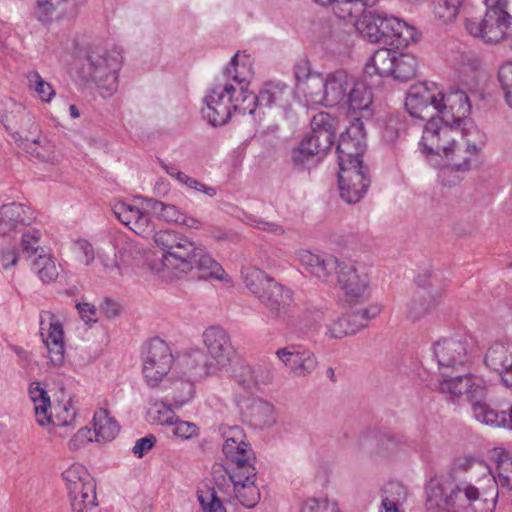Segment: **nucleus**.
I'll use <instances>...</instances> for the list:
<instances>
[{"mask_svg": "<svg viewBox=\"0 0 512 512\" xmlns=\"http://www.w3.org/2000/svg\"><path fill=\"white\" fill-rule=\"evenodd\" d=\"M453 61L454 79L461 87L450 88V184L464 178L486 142L484 133L469 118L471 103L467 92L475 86L478 62L471 53L458 54Z\"/></svg>", "mask_w": 512, "mask_h": 512, "instance_id": "obj_2", "label": "nucleus"}, {"mask_svg": "<svg viewBox=\"0 0 512 512\" xmlns=\"http://www.w3.org/2000/svg\"><path fill=\"white\" fill-rule=\"evenodd\" d=\"M366 148L364 123L360 118H355L340 135L336 147L340 196L348 204L359 202L371 183L369 169L362 161Z\"/></svg>", "mask_w": 512, "mask_h": 512, "instance_id": "obj_4", "label": "nucleus"}, {"mask_svg": "<svg viewBox=\"0 0 512 512\" xmlns=\"http://www.w3.org/2000/svg\"><path fill=\"white\" fill-rule=\"evenodd\" d=\"M378 0H339L334 7V14L340 19L359 16L366 7L374 6Z\"/></svg>", "mask_w": 512, "mask_h": 512, "instance_id": "obj_41", "label": "nucleus"}, {"mask_svg": "<svg viewBox=\"0 0 512 512\" xmlns=\"http://www.w3.org/2000/svg\"><path fill=\"white\" fill-rule=\"evenodd\" d=\"M180 183L185 185L189 189H193L197 192L203 193L211 198L216 196L217 194L216 187L206 185L203 182H200L197 179L188 176L187 174H185L183 180Z\"/></svg>", "mask_w": 512, "mask_h": 512, "instance_id": "obj_64", "label": "nucleus"}, {"mask_svg": "<svg viewBox=\"0 0 512 512\" xmlns=\"http://www.w3.org/2000/svg\"><path fill=\"white\" fill-rule=\"evenodd\" d=\"M251 77L248 58L235 54L205 95L203 118L216 127L226 124L234 112L252 115L257 106L284 108L289 104L291 90L285 82L267 81L255 95L249 91Z\"/></svg>", "mask_w": 512, "mask_h": 512, "instance_id": "obj_1", "label": "nucleus"}, {"mask_svg": "<svg viewBox=\"0 0 512 512\" xmlns=\"http://www.w3.org/2000/svg\"><path fill=\"white\" fill-rule=\"evenodd\" d=\"M235 378L237 383L247 390L253 389L258 384L255 368L248 364H241L237 368Z\"/></svg>", "mask_w": 512, "mask_h": 512, "instance_id": "obj_53", "label": "nucleus"}, {"mask_svg": "<svg viewBox=\"0 0 512 512\" xmlns=\"http://www.w3.org/2000/svg\"><path fill=\"white\" fill-rule=\"evenodd\" d=\"M497 487L512 489V454H502L497 463Z\"/></svg>", "mask_w": 512, "mask_h": 512, "instance_id": "obj_49", "label": "nucleus"}, {"mask_svg": "<svg viewBox=\"0 0 512 512\" xmlns=\"http://www.w3.org/2000/svg\"><path fill=\"white\" fill-rule=\"evenodd\" d=\"M498 79L504 91L506 102L512 108V61L504 63L499 68Z\"/></svg>", "mask_w": 512, "mask_h": 512, "instance_id": "obj_57", "label": "nucleus"}, {"mask_svg": "<svg viewBox=\"0 0 512 512\" xmlns=\"http://www.w3.org/2000/svg\"><path fill=\"white\" fill-rule=\"evenodd\" d=\"M472 347V338L465 330L459 329L450 335V368L467 364Z\"/></svg>", "mask_w": 512, "mask_h": 512, "instance_id": "obj_28", "label": "nucleus"}, {"mask_svg": "<svg viewBox=\"0 0 512 512\" xmlns=\"http://www.w3.org/2000/svg\"><path fill=\"white\" fill-rule=\"evenodd\" d=\"M342 299L348 304L363 301L370 292V269L363 263L339 261L334 272Z\"/></svg>", "mask_w": 512, "mask_h": 512, "instance_id": "obj_13", "label": "nucleus"}, {"mask_svg": "<svg viewBox=\"0 0 512 512\" xmlns=\"http://www.w3.org/2000/svg\"><path fill=\"white\" fill-rule=\"evenodd\" d=\"M244 417L255 428L270 427L276 422L274 406L261 399H252L243 410Z\"/></svg>", "mask_w": 512, "mask_h": 512, "instance_id": "obj_27", "label": "nucleus"}, {"mask_svg": "<svg viewBox=\"0 0 512 512\" xmlns=\"http://www.w3.org/2000/svg\"><path fill=\"white\" fill-rule=\"evenodd\" d=\"M300 512H340L334 502L327 498H308L302 506Z\"/></svg>", "mask_w": 512, "mask_h": 512, "instance_id": "obj_52", "label": "nucleus"}, {"mask_svg": "<svg viewBox=\"0 0 512 512\" xmlns=\"http://www.w3.org/2000/svg\"><path fill=\"white\" fill-rule=\"evenodd\" d=\"M141 358L145 382L151 388L158 387L172 368L171 348L164 340L153 338L143 346Z\"/></svg>", "mask_w": 512, "mask_h": 512, "instance_id": "obj_14", "label": "nucleus"}, {"mask_svg": "<svg viewBox=\"0 0 512 512\" xmlns=\"http://www.w3.org/2000/svg\"><path fill=\"white\" fill-rule=\"evenodd\" d=\"M95 441H110L119 432L118 423L106 409H99L93 417Z\"/></svg>", "mask_w": 512, "mask_h": 512, "instance_id": "obj_34", "label": "nucleus"}, {"mask_svg": "<svg viewBox=\"0 0 512 512\" xmlns=\"http://www.w3.org/2000/svg\"><path fill=\"white\" fill-rule=\"evenodd\" d=\"M279 361L295 377H307L313 374L319 365L318 357L307 346L291 344L275 352Z\"/></svg>", "mask_w": 512, "mask_h": 512, "instance_id": "obj_19", "label": "nucleus"}, {"mask_svg": "<svg viewBox=\"0 0 512 512\" xmlns=\"http://www.w3.org/2000/svg\"><path fill=\"white\" fill-rule=\"evenodd\" d=\"M349 108L354 112H364L367 116L371 113L369 108L373 101V94L371 89L363 82L353 81L347 92L345 99Z\"/></svg>", "mask_w": 512, "mask_h": 512, "instance_id": "obj_30", "label": "nucleus"}, {"mask_svg": "<svg viewBox=\"0 0 512 512\" xmlns=\"http://www.w3.org/2000/svg\"><path fill=\"white\" fill-rule=\"evenodd\" d=\"M40 240V233L38 231H29L22 235L21 244L22 249L28 257L37 256L39 251L42 249L39 248L38 243Z\"/></svg>", "mask_w": 512, "mask_h": 512, "instance_id": "obj_61", "label": "nucleus"}, {"mask_svg": "<svg viewBox=\"0 0 512 512\" xmlns=\"http://www.w3.org/2000/svg\"><path fill=\"white\" fill-rule=\"evenodd\" d=\"M34 219L32 209L24 204L12 202L0 207V231L6 233L19 226L29 225Z\"/></svg>", "mask_w": 512, "mask_h": 512, "instance_id": "obj_24", "label": "nucleus"}, {"mask_svg": "<svg viewBox=\"0 0 512 512\" xmlns=\"http://www.w3.org/2000/svg\"><path fill=\"white\" fill-rule=\"evenodd\" d=\"M362 13L355 22V28L370 43L403 49L417 39L415 27L397 17L378 11Z\"/></svg>", "mask_w": 512, "mask_h": 512, "instance_id": "obj_6", "label": "nucleus"}, {"mask_svg": "<svg viewBox=\"0 0 512 512\" xmlns=\"http://www.w3.org/2000/svg\"><path fill=\"white\" fill-rule=\"evenodd\" d=\"M147 203L151 212L157 218L165 222L179 224L181 219L183 218L184 212L178 209L175 205L166 204L162 201L155 199H149Z\"/></svg>", "mask_w": 512, "mask_h": 512, "instance_id": "obj_43", "label": "nucleus"}, {"mask_svg": "<svg viewBox=\"0 0 512 512\" xmlns=\"http://www.w3.org/2000/svg\"><path fill=\"white\" fill-rule=\"evenodd\" d=\"M202 512H227L222 501L217 497L215 491L208 490L198 495Z\"/></svg>", "mask_w": 512, "mask_h": 512, "instance_id": "obj_54", "label": "nucleus"}, {"mask_svg": "<svg viewBox=\"0 0 512 512\" xmlns=\"http://www.w3.org/2000/svg\"><path fill=\"white\" fill-rule=\"evenodd\" d=\"M180 183L185 185L189 189H193L197 192L203 193L211 198L216 196L217 194L216 187L206 185L203 182H200L197 179L188 176L187 174H185L183 180Z\"/></svg>", "mask_w": 512, "mask_h": 512, "instance_id": "obj_62", "label": "nucleus"}, {"mask_svg": "<svg viewBox=\"0 0 512 512\" xmlns=\"http://www.w3.org/2000/svg\"><path fill=\"white\" fill-rule=\"evenodd\" d=\"M426 508L428 512H448L446 485L439 479H431L426 486Z\"/></svg>", "mask_w": 512, "mask_h": 512, "instance_id": "obj_33", "label": "nucleus"}, {"mask_svg": "<svg viewBox=\"0 0 512 512\" xmlns=\"http://www.w3.org/2000/svg\"><path fill=\"white\" fill-rule=\"evenodd\" d=\"M225 442L223 453L226 458L228 475L253 472L256 469V457L250 444L245 441L243 430L239 426L228 427L223 431Z\"/></svg>", "mask_w": 512, "mask_h": 512, "instance_id": "obj_16", "label": "nucleus"}, {"mask_svg": "<svg viewBox=\"0 0 512 512\" xmlns=\"http://www.w3.org/2000/svg\"><path fill=\"white\" fill-rule=\"evenodd\" d=\"M352 312L337 314L331 311L325 324V337L329 340H340L359 332V325L356 324Z\"/></svg>", "mask_w": 512, "mask_h": 512, "instance_id": "obj_26", "label": "nucleus"}, {"mask_svg": "<svg viewBox=\"0 0 512 512\" xmlns=\"http://www.w3.org/2000/svg\"><path fill=\"white\" fill-rule=\"evenodd\" d=\"M112 211L115 217L138 235L144 234L149 227L148 216L136 205L126 201L116 202Z\"/></svg>", "mask_w": 512, "mask_h": 512, "instance_id": "obj_23", "label": "nucleus"}, {"mask_svg": "<svg viewBox=\"0 0 512 512\" xmlns=\"http://www.w3.org/2000/svg\"><path fill=\"white\" fill-rule=\"evenodd\" d=\"M155 245L162 251L163 271L172 272L176 277L194 268L201 271L202 277L229 283L230 276L211 255L198 247L184 235L173 230H161L154 234Z\"/></svg>", "mask_w": 512, "mask_h": 512, "instance_id": "obj_5", "label": "nucleus"}, {"mask_svg": "<svg viewBox=\"0 0 512 512\" xmlns=\"http://www.w3.org/2000/svg\"><path fill=\"white\" fill-rule=\"evenodd\" d=\"M29 396L34 404L36 421L40 426L53 423L58 427H67L74 424L77 410L72 399L63 401L55 406L53 415L50 397L39 382H34L30 385Z\"/></svg>", "mask_w": 512, "mask_h": 512, "instance_id": "obj_12", "label": "nucleus"}, {"mask_svg": "<svg viewBox=\"0 0 512 512\" xmlns=\"http://www.w3.org/2000/svg\"><path fill=\"white\" fill-rule=\"evenodd\" d=\"M338 119L327 112H319L311 120V133L321 137L323 144L333 143Z\"/></svg>", "mask_w": 512, "mask_h": 512, "instance_id": "obj_37", "label": "nucleus"}, {"mask_svg": "<svg viewBox=\"0 0 512 512\" xmlns=\"http://www.w3.org/2000/svg\"><path fill=\"white\" fill-rule=\"evenodd\" d=\"M39 320L40 335L48 351L49 363L59 366L64 361L65 353L62 321L50 311H42Z\"/></svg>", "mask_w": 512, "mask_h": 512, "instance_id": "obj_18", "label": "nucleus"}, {"mask_svg": "<svg viewBox=\"0 0 512 512\" xmlns=\"http://www.w3.org/2000/svg\"><path fill=\"white\" fill-rule=\"evenodd\" d=\"M407 497L406 488L400 484L399 482H389L383 488V497L380 507L385 508V504L390 502L394 504L395 509H399V506L402 505Z\"/></svg>", "mask_w": 512, "mask_h": 512, "instance_id": "obj_47", "label": "nucleus"}, {"mask_svg": "<svg viewBox=\"0 0 512 512\" xmlns=\"http://www.w3.org/2000/svg\"><path fill=\"white\" fill-rule=\"evenodd\" d=\"M72 512H88L97 505L94 482L68 492Z\"/></svg>", "mask_w": 512, "mask_h": 512, "instance_id": "obj_35", "label": "nucleus"}, {"mask_svg": "<svg viewBox=\"0 0 512 512\" xmlns=\"http://www.w3.org/2000/svg\"><path fill=\"white\" fill-rule=\"evenodd\" d=\"M474 6L471 0H450V21L458 17L463 18V25L467 18H472Z\"/></svg>", "mask_w": 512, "mask_h": 512, "instance_id": "obj_58", "label": "nucleus"}, {"mask_svg": "<svg viewBox=\"0 0 512 512\" xmlns=\"http://www.w3.org/2000/svg\"><path fill=\"white\" fill-rule=\"evenodd\" d=\"M233 484L234 498L245 508H254L261 499V493L256 485L257 470L247 473L229 475Z\"/></svg>", "mask_w": 512, "mask_h": 512, "instance_id": "obj_22", "label": "nucleus"}, {"mask_svg": "<svg viewBox=\"0 0 512 512\" xmlns=\"http://www.w3.org/2000/svg\"><path fill=\"white\" fill-rule=\"evenodd\" d=\"M180 183L185 185L189 189H193L197 192L203 193L211 198L216 196L217 194L216 187L206 185L203 182H200L197 179L188 176L187 174H185L183 180Z\"/></svg>", "mask_w": 512, "mask_h": 512, "instance_id": "obj_63", "label": "nucleus"}, {"mask_svg": "<svg viewBox=\"0 0 512 512\" xmlns=\"http://www.w3.org/2000/svg\"><path fill=\"white\" fill-rule=\"evenodd\" d=\"M90 76L96 82L102 97L112 96L118 90V74L122 66L121 52L114 49H92L87 55Z\"/></svg>", "mask_w": 512, "mask_h": 512, "instance_id": "obj_10", "label": "nucleus"}, {"mask_svg": "<svg viewBox=\"0 0 512 512\" xmlns=\"http://www.w3.org/2000/svg\"><path fill=\"white\" fill-rule=\"evenodd\" d=\"M171 426L173 435L182 440H189L199 435V427L196 424L180 420L178 416Z\"/></svg>", "mask_w": 512, "mask_h": 512, "instance_id": "obj_55", "label": "nucleus"}, {"mask_svg": "<svg viewBox=\"0 0 512 512\" xmlns=\"http://www.w3.org/2000/svg\"><path fill=\"white\" fill-rule=\"evenodd\" d=\"M242 278L246 288L273 316L286 314L293 302V292L289 288L255 267L243 268Z\"/></svg>", "mask_w": 512, "mask_h": 512, "instance_id": "obj_8", "label": "nucleus"}, {"mask_svg": "<svg viewBox=\"0 0 512 512\" xmlns=\"http://www.w3.org/2000/svg\"><path fill=\"white\" fill-rule=\"evenodd\" d=\"M434 358L438 365L440 379L438 380V389L442 393L448 391V379L446 370L448 368V352L446 348V340H439L433 346Z\"/></svg>", "mask_w": 512, "mask_h": 512, "instance_id": "obj_45", "label": "nucleus"}, {"mask_svg": "<svg viewBox=\"0 0 512 512\" xmlns=\"http://www.w3.org/2000/svg\"><path fill=\"white\" fill-rule=\"evenodd\" d=\"M439 303V299L434 295L414 296L406 304V318L412 322L420 321L435 310Z\"/></svg>", "mask_w": 512, "mask_h": 512, "instance_id": "obj_31", "label": "nucleus"}, {"mask_svg": "<svg viewBox=\"0 0 512 512\" xmlns=\"http://www.w3.org/2000/svg\"><path fill=\"white\" fill-rule=\"evenodd\" d=\"M396 48H381L374 52L366 65V73H375L381 77L391 76L395 68Z\"/></svg>", "mask_w": 512, "mask_h": 512, "instance_id": "obj_29", "label": "nucleus"}, {"mask_svg": "<svg viewBox=\"0 0 512 512\" xmlns=\"http://www.w3.org/2000/svg\"><path fill=\"white\" fill-rule=\"evenodd\" d=\"M486 385L478 376L472 374L450 375V402H468L471 404L473 418L488 426L486 411H495L494 407L488 405L486 397Z\"/></svg>", "mask_w": 512, "mask_h": 512, "instance_id": "obj_9", "label": "nucleus"}, {"mask_svg": "<svg viewBox=\"0 0 512 512\" xmlns=\"http://www.w3.org/2000/svg\"><path fill=\"white\" fill-rule=\"evenodd\" d=\"M207 358L217 370L229 366L236 355L229 333L220 326H210L202 334Z\"/></svg>", "mask_w": 512, "mask_h": 512, "instance_id": "obj_17", "label": "nucleus"}, {"mask_svg": "<svg viewBox=\"0 0 512 512\" xmlns=\"http://www.w3.org/2000/svg\"><path fill=\"white\" fill-rule=\"evenodd\" d=\"M195 381L183 375L173 381L172 405L175 409L183 407L194 397Z\"/></svg>", "mask_w": 512, "mask_h": 512, "instance_id": "obj_39", "label": "nucleus"}, {"mask_svg": "<svg viewBox=\"0 0 512 512\" xmlns=\"http://www.w3.org/2000/svg\"><path fill=\"white\" fill-rule=\"evenodd\" d=\"M26 150L29 154L44 162L54 163L58 160L54 145L49 141L40 143L38 139H34L27 143Z\"/></svg>", "mask_w": 512, "mask_h": 512, "instance_id": "obj_48", "label": "nucleus"}, {"mask_svg": "<svg viewBox=\"0 0 512 512\" xmlns=\"http://www.w3.org/2000/svg\"><path fill=\"white\" fill-rule=\"evenodd\" d=\"M452 471L457 472H470L475 478H490L495 479L490 467L481 459L471 456H461L453 460Z\"/></svg>", "mask_w": 512, "mask_h": 512, "instance_id": "obj_36", "label": "nucleus"}, {"mask_svg": "<svg viewBox=\"0 0 512 512\" xmlns=\"http://www.w3.org/2000/svg\"><path fill=\"white\" fill-rule=\"evenodd\" d=\"M296 260L307 273L325 283L330 282L339 265L336 257L314 253L307 249L298 250Z\"/></svg>", "mask_w": 512, "mask_h": 512, "instance_id": "obj_20", "label": "nucleus"}, {"mask_svg": "<svg viewBox=\"0 0 512 512\" xmlns=\"http://www.w3.org/2000/svg\"><path fill=\"white\" fill-rule=\"evenodd\" d=\"M488 2L482 21L477 22L473 18H467L465 31L486 44H497L508 37V30L512 28V16L506 8L495 7L492 0Z\"/></svg>", "mask_w": 512, "mask_h": 512, "instance_id": "obj_11", "label": "nucleus"}, {"mask_svg": "<svg viewBox=\"0 0 512 512\" xmlns=\"http://www.w3.org/2000/svg\"><path fill=\"white\" fill-rule=\"evenodd\" d=\"M353 81L354 78L342 70L329 73L326 77L323 75L322 77H314L306 103L308 105H337L345 101L348 89Z\"/></svg>", "mask_w": 512, "mask_h": 512, "instance_id": "obj_15", "label": "nucleus"}, {"mask_svg": "<svg viewBox=\"0 0 512 512\" xmlns=\"http://www.w3.org/2000/svg\"><path fill=\"white\" fill-rule=\"evenodd\" d=\"M332 310L324 306H309L300 315V322L309 327H320L322 321H326Z\"/></svg>", "mask_w": 512, "mask_h": 512, "instance_id": "obj_50", "label": "nucleus"}, {"mask_svg": "<svg viewBox=\"0 0 512 512\" xmlns=\"http://www.w3.org/2000/svg\"><path fill=\"white\" fill-rule=\"evenodd\" d=\"M31 269L45 283L53 282L58 276V268L54 259L51 255L45 254L43 250L32 260Z\"/></svg>", "mask_w": 512, "mask_h": 512, "instance_id": "obj_38", "label": "nucleus"}, {"mask_svg": "<svg viewBox=\"0 0 512 512\" xmlns=\"http://www.w3.org/2000/svg\"><path fill=\"white\" fill-rule=\"evenodd\" d=\"M416 59L413 55L396 51L395 68L391 77L398 81H408L416 74Z\"/></svg>", "mask_w": 512, "mask_h": 512, "instance_id": "obj_40", "label": "nucleus"}, {"mask_svg": "<svg viewBox=\"0 0 512 512\" xmlns=\"http://www.w3.org/2000/svg\"><path fill=\"white\" fill-rule=\"evenodd\" d=\"M67 491L83 487L88 482H94L87 469L81 464H72L62 473Z\"/></svg>", "mask_w": 512, "mask_h": 512, "instance_id": "obj_42", "label": "nucleus"}, {"mask_svg": "<svg viewBox=\"0 0 512 512\" xmlns=\"http://www.w3.org/2000/svg\"><path fill=\"white\" fill-rule=\"evenodd\" d=\"M293 74L296 81V89L303 95L305 101H307L311 91L312 79L314 77H322V74L312 70L311 63L306 57H300L295 61Z\"/></svg>", "mask_w": 512, "mask_h": 512, "instance_id": "obj_32", "label": "nucleus"}, {"mask_svg": "<svg viewBox=\"0 0 512 512\" xmlns=\"http://www.w3.org/2000/svg\"><path fill=\"white\" fill-rule=\"evenodd\" d=\"M173 405H167L163 401H155L148 410L150 419L159 425L170 426L175 421L177 415L174 412Z\"/></svg>", "mask_w": 512, "mask_h": 512, "instance_id": "obj_46", "label": "nucleus"}, {"mask_svg": "<svg viewBox=\"0 0 512 512\" xmlns=\"http://www.w3.org/2000/svg\"><path fill=\"white\" fill-rule=\"evenodd\" d=\"M28 87L38 98L45 103H50L56 92L53 86L44 80L37 71H30L27 74Z\"/></svg>", "mask_w": 512, "mask_h": 512, "instance_id": "obj_44", "label": "nucleus"}, {"mask_svg": "<svg viewBox=\"0 0 512 512\" xmlns=\"http://www.w3.org/2000/svg\"><path fill=\"white\" fill-rule=\"evenodd\" d=\"M485 365L498 373L501 382L512 388V343H494L486 351Z\"/></svg>", "mask_w": 512, "mask_h": 512, "instance_id": "obj_21", "label": "nucleus"}, {"mask_svg": "<svg viewBox=\"0 0 512 512\" xmlns=\"http://www.w3.org/2000/svg\"><path fill=\"white\" fill-rule=\"evenodd\" d=\"M383 310V306L380 303H372L366 308L358 311H353L356 324L359 325V331L364 329L370 320L377 318Z\"/></svg>", "mask_w": 512, "mask_h": 512, "instance_id": "obj_56", "label": "nucleus"}, {"mask_svg": "<svg viewBox=\"0 0 512 512\" xmlns=\"http://www.w3.org/2000/svg\"><path fill=\"white\" fill-rule=\"evenodd\" d=\"M485 415L489 427L512 430V405L507 409L495 408V411H486Z\"/></svg>", "mask_w": 512, "mask_h": 512, "instance_id": "obj_51", "label": "nucleus"}, {"mask_svg": "<svg viewBox=\"0 0 512 512\" xmlns=\"http://www.w3.org/2000/svg\"><path fill=\"white\" fill-rule=\"evenodd\" d=\"M497 498L496 479H459L450 487V512H492Z\"/></svg>", "mask_w": 512, "mask_h": 512, "instance_id": "obj_7", "label": "nucleus"}, {"mask_svg": "<svg viewBox=\"0 0 512 512\" xmlns=\"http://www.w3.org/2000/svg\"><path fill=\"white\" fill-rule=\"evenodd\" d=\"M94 440L95 436L91 429L87 427L80 428L69 440L68 448L71 451H77Z\"/></svg>", "mask_w": 512, "mask_h": 512, "instance_id": "obj_60", "label": "nucleus"}, {"mask_svg": "<svg viewBox=\"0 0 512 512\" xmlns=\"http://www.w3.org/2000/svg\"><path fill=\"white\" fill-rule=\"evenodd\" d=\"M74 252L80 262L90 265L95 260V250L93 245L86 239H78L73 245Z\"/></svg>", "mask_w": 512, "mask_h": 512, "instance_id": "obj_59", "label": "nucleus"}, {"mask_svg": "<svg viewBox=\"0 0 512 512\" xmlns=\"http://www.w3.org/2000/svg\"><path fill=\"white\" fill-rule=\"evenodd\" d=\"M181 373L184 377L199 380L217 370L200 349H192L181 360Z\"/></svg>", "mask_w": 512, "mask_h": 512, "instance_id": "obj_25", "label": "nucleus"}, {"mask_svg": "<svg viewBox=\"0 0 512 512\" xmlns=\"http://www.w3.org/2000/svg\"><path fill=\"white\" fill-rule=\"evenodd\" d=\"M445 95L443 85L426 81L412 85L405 99V108L413 118L426 119L430 106L435 111L427 120L419 145L429 165L437 171L433 196L438 200L445 199L448 193V110Z\"/></svg>", "mask_w": 512, "mask_h": 512, "instance_id": "obj_3", "label": "nucleus"}]
</instances>
